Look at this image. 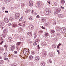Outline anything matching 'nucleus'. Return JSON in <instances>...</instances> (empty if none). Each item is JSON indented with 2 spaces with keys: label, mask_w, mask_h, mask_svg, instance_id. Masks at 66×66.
Masks as SVG:
<instances>
[{
  "label": "nucleus",
  "mask_w": 66,
  "mask_h": 66,
  "mask_svg": "<svg viewBox=\"0 0 66 66\" xmlns=\"http://www.w3.org/2000/svg\"><path fill=\"white\" fill-rule=\"evenodd\" d=\"M56 23V21H55L53 23V24L54 25H55Z\"/></svg>",
  "instance_id": "nucleus-41"
},
{
  "label": "nucleus",
  "mask_w": 66,
  "mask_h": 66,
  "mask_svg": "<svg viewBox=\"0 0 66 66\" xmlns=\"http://www.w3.org/2000/svg\"><path fill=\"white\" fill-rule=\"evenodd\" d=\"M29 20H31L32 19V17L31 16H30L29 18Z\"/></svg>",
  "instance_id": "nucleus-35"
},
{
  "label": "nucleus",
  "mask_w": 66,
  "mask_h": 66,
  "mask_svg": "<svg viewBox=\"0 0 66 66\" xmlns=\"http://www.w3.org/2000/svg\"><path fill=\"white\" fill-rule=\"evenodd\" d=\"M19 38V35L17 34H16L15 35L14 37V38L15 39H18V38Z\"/></svg>",
  "instance_id": "nucleus-4"
},
{
  "label": "nucleus",
  "mask_w": 66,
  "mask_h": 66,
  "mask_svg": "<svg viewBox=\"0 0 66 66\" xmlns=\"http://www.w3.org/2000/svg\"><path fill=\"white\" fill-rule=\"evenodd\" d=\"M46 20V19L45 18H43L42 19V22H44V21H45Z\"/></svg>",
  "instance_id": "nucleus-36"
},
{
  "label": "nucleus",
  "mask_w": 66,
  "mask_h": 66,
  "mask_svg": "<svg viewBox=\"0 0 66 66\" xmlns=\"http://www.w3.org/2000/svg\"><path fill=\"white\" fill-rule=\"evenodd\" d=\"M12 41V38L11 37L9 38L8 39V42H11Z\"/></svg>",
  "instance_id": "nucleus-16"
},
{
  "label": "nucleus",
  "mask_w": 66,
  "mask_h": 66,
  "mask_svg": "<svg viewBox=\"0 0 66 66\" xmlns=\"http://www.w3.org/2000/svg\"><path fill=\"white\" fill-rule=\"evenodd\" d=\"M58 13H59L57 11H56L55 12L54 14L55 15H57Z\"/></svg>",
  "instance_id": "nucleus-27"
},
{
  "label": "nucleus",
  "mask_w": 66,
  "mask_h": 66,
  "mask_svg": "<svg viewBox=\"0 0 66 66\" xmlns=\"http://www.w3.org/2000/svg\"><path fill=\"white\" fill-rule=\"evenodd\" d=\"M29 59L30 60L33 59V56L32 55L30 56L29 57Z\"/></svg>",
  "instance_id": "nucleus-20"
},
{
  "label": "nucleus",
  "mask_w": 66,
  "mask_h": 66,
  "mask_svg": "<svg viewBox=\"0 0 66 66\" xmlns=\"http://www.w3.org/2000/svg\"><path fill=\"white\" fill-rule=\"evenodd\" d=\"M39 59V57L38 56H37L35 57V60L36 61H38Z\"/></svg>",
  "instance_id": "nucleus-10"
},
{
  "label": "nucleus",
  "mask_w": 66,
  "mask_h": 66,
  "mask_svg": "<svg viewBox=\"0 0 66 66\" xmlns=\"http://www.w3.org/2000/svg\"><path fill=\"white\" fill-rule=\"evenodd\" d=\"M61 2L62 4H64L65 3V1L63 0H62L61 1Z\"/></svg>",
  "instance_id": "nucleus-33"
},
{
  "label": "nucleus",
  "mask_w": 66,
  "mask_h": 66,
  "mask_svg": "<svg viewBox=\"0 0 66 66\" xmlns=\"http://www.w3.org/2000/svg\"><path fill=\"white\" fill-rule=\"evenodd\" d=\"M28 35H29V36H32V34L31 33L29 32L27 33Z\"/></svg>",
  "instance_id": "nucleus-22"
},
{
  "label": "nucleus",
  "mask_w": 66,
  "mask_h": 66,
  "mask_svg": "<svg viewBox=\"0 0 66 66\" xmlns=\"http://www.w3.org/2000/svg\"><path fill=\"white\" fill-rule=\"evenodd\" d=\"M29 4L30 6H33V2L31 1H29Z\"/></svg>",
  "instance_id": "nucleus-5"
},
{
  "label": "nucleus",
  "mask_w": 66,
  "mask_h": 66,
  "mask_svg": "<svg viewBox=\"0 0 66 66\" xmlns=\"http://www.w3.org/2000/svg\"><path fill=\"white\" fill-rule=\"evenodd\" d=\"M42 45L43 46H45V45H46V43L45 42H44L42 44Z\"/></svg>",
  "instance_id": "nucleus-31"
},
{
  "label": "nucleus",
  "mask_w": 66,
  "mask_h": 66,
  "mask_svg": "<svg viewBox=\"0 0 66 66\" xmlns=\"http://www.w3.org/2000/svg\"><path fill=\"white\" fill-rule=\"evenodd\" d=\"M48 35H49V34H48V33H46V34H45V36L46 37H47V36H48Z\"/></svg>",
  "instance_id": "nucleus-34"
},
{
  "label": "nucleus",
  "mask_w": 66,
  "mask_h": 66,
  "mask_svg": "<svg viewBox=\"0 0 66 66\" xmlns=\"http://www.w3.org/2000/svg\"><path fill=\"white\" fill-rule=\"evenodd\" d=\"M19 17H20V14L19 13H17L15 14V19H18L19 18Z\"/></svg>",
  "instance_id": "nucleus-2"
},
{
  "label": "nucleus",
  "mask_w": 66,
  "mask_h": 66,
  "mask_svg": "<svg viewBox=\"0 0 66 66\" xmlns=\"http://www.w3.org/2000/svg\"><path fill=\"white\" fill-rule=\"evenodd\" d=\"M15 49V45H12L11 46V49L13 51L14 50V49Z\"/></svg>",
  "instance_id": "nucleus-11"
},
{
  "label": "nucleus",
  "mask_w": 66,
  "mask_h": 66,
  "mask_svg": "<svg viewBox=\"0 0 66 66\" xmlns=\"http://www.w3.org/2000/svg\"><path fill=\"white\" fill-rule=\"evenodd\" d=\"M22 21V19L21 18L19 20V21Z\"/></svg>",
  "instance_id": "nucleus-60"
},
{
  "label": "nucleus",
  "mask_w": 66,
  "mask_h": 66,
  "mask_svg": "<svg viewBox=\"0 0 66 66\" xmlns=\"http://www.w3.org/2000/svg\"><path fill=\"white\" fill-rule=\"evenodd\" d=\"M46 52L45 51H44L43 52L42 54V55H43V56H45L46 55Z\"/></svg>",
  "instance_id": "nucleus-9"
},
{
  "label": "nucleus",
  "mask_w": 66,
  "mask_h": 66,
  "mask_svg": "<svg viewBox=\"0 0 66 66\" xmlns=\"http://www.w3.org/2000/svg\"><path fill=\"white\" fill-rule=\"evenodd\" d=\"M39 33H43V31H40L39 32Z\"/></svg>",
  "instance_id": "nucleus-57"
},
{
  "label": "nucleus",
  "mask_w": 66,
  "mask_h": 66,
  "mask_svg": "<svg viewBox=\"0 0 66 66\" xmlns=\"http://www.w3.org/2000/svg\"><path fill=\"white\" fill-rule=\"evenodd\" d=\"M26 24H25V23H23V27H25V26Z\"/></svg>",
  "instance_id": "nucleus-62"
},
{
  "label": "nucleus",
  "mask_w": 66,
  "mask_h": 66,
  "mask_svg": "<svg viewBox=\"0 0 66 66\" xmlns=\"http://www.w3.org/2000/svg\"><path fill=\"white\" fill-rule=\"evenodd\" d=\"M28 28H29L31 30H33V29H34V27L33 26V25H31L30 26H29Z\"/></svg>",
  "instance_id": "nucleus-12"
},
{
  "label": "nucleus",
  "mask_w": 66,
  "mask_h": 66,
  "mask_svg": "<svg viewBox=\"0 0 66 66\" xmlns=\"http://www.w3.org/2000/svg\"><path fill=\"white\" fill-rule=\"evenodd\" d=\"M59 17L61 18H63V15L62 14H59Z\"/></svg>",
  "instance_id": "nucleus-14"
},
{
  "label": "nucleus",
  "mask_w": 66,
  "mask_h": 66,
  "mask_svg": "<svg viewBox=\"0 0 66 66\" xmlns=\"http://www.w3.org/2000/svg\"><path fill=\"white\" fill-rule=\"evenodd\" d=\"M41 65L42 66H45V63L44 62H41L40 63Z\"/></svg>",
  "instance_id": "nucleus-15"
},
{
  "label": "nucleus",
  "mask_w": 66,
  "mask_h": 66,
  "mask_svg": "<svg viewBox=\"0 0 66 66\" xmlns=\"http://www.w3.org/2000/svg\"><path fill=\"white\" fill-rule=\"evenodd\" d=\"M4 21L5 23H8L9 22V19L6 18H5L4 19Z\"/></svg>",
  "instance_id": "nucleus-6"
},
{
  "label": "nucleus",
  "mask_w": 66,
  "mask_h": 66,
  "mask_svg": "<svg viewBox=\"0 0 66 66\" xmlns=\"http://www.w3.org/2000/svg\"><path fill=\"white\" fill-rule=\"evenodd\" d=\"M66 31V28L65 27L62 28L61 30V32L62 33H64Z\"/></svg>",
  "instance_id": "nucleus-3"
},
{
  "label": "nucleus",
  "mask_w": 66,
  "mask_h": 66,
  "mask_svg": "<svg viewBox=\"0 0 66 66\" xmlns=\"http://www.w3.org/2000/svg\"><path fill=\"white\" fill-rule=\"evenodd\" d=\"M11 66H17V65L16 64H13L11 65Z\"/></svg>",
  "instance_id": "nucleus-32"
},
{
  "label": "nucleus",
  "mask_w": 66,
  "mask_h": 66,
  "mask_svg": "<svg viewBox=\"0 0 66 66\" xmlns=\"http://www.w3.org/2000/svg\"><path fill=\"white\" fill-rule=\"evenodd\" d=\"M14 20V19L13 17H10V18L9 19V20L10 21H13V20Z\"/></svg>",
  "instance_id": "nucleus-25"
},
{
  "label": "nucleus",
  "mask_w": 66,
  "mask_h": 66,
  "mask_svg": "<svg viewBox=\"0 0 66 66\" xmlns=\"http://www.w3.org/2000/svg\"><path fill=\"white\" fill-rule=\"evenodd\" d=\"M42 29H45V28L43 26H42Z\"/></svg>",
  "instance_id": "nucleus-55"
},
{
  "label": "nucleus",
  "mask_w": 66,
  "mask_h": 66,
  "mask_svg": "<svg viewBox=\"0 0 66 66\" xmlns=\"http://www.w3.org/2000/svg\"><path fill=\"white\" fill-rule=\"evenodd\" d=\"M22 24L21 23H20L18 24V27H20V26H22Z\"/></svg>",
  "instance_id": "nucleus-29"
},
{
  "label": "nucleus",
  "mask_w": 66,
  "mask_h": 66,
  "mask_svg": "<svg viewBox=\"0 0 66 66\" xmlns=\"http://www.w3.org/2000/svg\"><path fill=\"white\" fill-rule=\"evenodd\" d=\"M23 53L24 54H25V56L26 57H27V56L28 57V56L26 55H27V53H26V52L25 51H24L23 52Z\"/></svg>",
  "instance_id": "nucleus-30"
},
{
  "label": "nucleus",
  "mask_w": 66,
  "mask_h": 66,
  "mask_svg": "<svg viewBox=\"0 0 66 66\" xmlns=\"http://www.w3.org/2000/svg\"><path fill=\"white\" fill-rule=\"evenodd\" d=\"M50 55V56H51V55H52V53L51 52H50L49 53Z\"/></svg>",
  "instance_id": "nucleus-52"
},
{
  "label": "nucleus",
  "mask_w": 66,
  "mask_h": 66,
  "mask_svg": "<svg viewBox=\"0 0 66 66\" xmlns=\"http://www.w3.org/2000/svg\"><path fill=\"white\" fill-rule=\"evenodd\" d=\"M45 14L46 15H49L50 14L51 12V10L50 8H48L46 9L45 11Z\"/></svg>",
  "instance_id": "nucleus-1"
},
{
  "label": "nucleus",
  "mask_w": 66,
  "mask_h": 66,
  "mask_svg": "<svg viewBox=\"0 0 66 66\" xmlns=\"http://www.w3.org/2000/svg\"><path fill=\"white\" fill-rule=\"evenodd\" d=\"M3 48H0V53H2V52H3Z\"/></svg>",
  "instance_id": "nucleus-18"
},
{
  "label": "nucleus",
  "mask_w": 66,
  "mask_h": 66,
  "mask_svg": "<svg viewBox=\"0 0 66 66\" xmlns=\"http://www.w3.org/2000/svg\"><path fill=\"white\" fill-rule=\"evenodd\" d=\"M56 30L59 31L61 30V27L59 26H56Z\"/></svg>",
  "instance_id": "nucleus-8"
},
{
  "label": "nucleus",
  "mask_w": 66,
  "mask_h": 66,
  "mask_svg": "<svg viewBox=\"0 0 66 66\" xmlns=\"http://www.w3.org/2000/svg\"><path fill=\"white\" fill-rule=\"evenodd\" d=\"M25 22H26V20H24L23 21V23H24Z\"/></svg>",
  "instance_id": "nucleus-51"
},
{
  "label": "nucleus",
  "mask_w": 66,
  "mask_h": 66,
  "mask_svg": "<svg viewBox=\"0 0 66 66\" xmlns=\"http://www.w3.org/2000/svg\"><path fill=\"white\" fill-rule=\"evenodd\" d=\"M55 34H54L52 35V37H54V36H55Z\"/></svg>",
  "instance_id": "nucleus-47"
},
{
  "label": "nucleus",
  "mask_w": 66,
  "mask_h": 66,
  "mask_svg": "<svg viewBox=\"0 0 66 66\" xmlns=\"http://www.w3.org/2000/svg\"><path fill=\"white\" fill-rule=\"evenodd\" d=\"M21 42H18L17 43V45H20V44H21Z\"/></svg>",
  "instance_id": "nucleus-44"
},
{
  "label": "nucleus",
  "mask_w": 66,
  "mask_h": 66,
  "mask_svg": "<svg viewBox=\"0 0 66 66\" xmlns=\"http://www.w3.org/2000/svg\"><path fill=\"white\" fill-rule=\"evenodd\" d=\"M4 33V34H6L7 33V30L6 29H5L4 31L3 32Z\"/></svg>",
  "instance_id": "nucleus-17"
},
{
  "label": "nucleus",
  "mask_w": 66,
  "mask_h": 66,
  "mask_svg": "<svg viewBox=\"0 0 66 66\" xmlns=\"http://www.w3.org/2000/svg\"><path fill=\"white\" fill-rule=\"evenodd\" d=\"M57 52H58V54H60V51H59V50H57Z\"/></svg>",
  "instance_id": "nucleus-61"
},
{
  "label": "nucleus",
  "mask_w": 66,
  "mask_h": 66,
  "mask_svg": "<svg viewBox=\"0 0 66 66\" xmlns=\"http://www.w3.org/2000/svg\"><path fill=\"white\" fill-rule=\"evenodd\" d=\"M3 41H2L1 42L0 44V45H2V44H3Z\"/></svg>",
  "instance_id": "nucleus-50"
},
{
  "label": "nucleus",
  "mask_w": 66,
  "mask_h": 66,
  "mask_svg": "<svg viewBox=\"0 0 66 66\" xmlns=\"http://www.w3.org/2000/svg\"><path fill=\"white\" fill-rule=\"evenodd\" d=\"M14 53H15V54H17V51H15L14 52Z\"/></svg>",
  "instance_id": "nucleus-54"
},
{
  "label": "nucleus",
  "mask_w": 66,
  "mask_h": 66,
  "mask_svg": "<svg viewBox=\"0 0 66 66\" xmlns=\"http://www.w3.org/2000/svg\"><path fill=\"white\" fill-rule=\"evenodd\" d=\"M13 27H14V28L15 27H17V24L16 23H14L13 24Z\"/></svg>",
  "instance_id": "nucleus-26"
},
{
  "label": "nucleus",
  "mask_w": 66,
  "mask_h": 66,
  "mask_svg": "<svg viewBox=\"0 0 66 66\" xmlns=\"http://www.w3.org/2000/svg\"><path fill=\"white\" fill-rule=\"evenodd\" d=\"M4 63V61H3V60H1V64H3Z\"/></svg>",
  "instance_id": "nucleus-38"
},
{
  "label": "nucleus",
  "mask_w": 66,
  "mask_h": 66,
  "mask_svg": "<svg viewBox=\"0 0 66 66\" xmlns=\"http://www.w3.org/2000/svg\"><path fill=\"white\" fill-rule=\"evenodd\" d=\"M37 18H38L39 17V16L38 15L37 16Z\"/></svg>",
  "instance_id": "nucleus-58"
},
{
  "label": "nucleus",
  "mask_w": 66,
  "mask_h": 66,
  "mask_svg": "<svg viewBox=\"0 0 66 66\" xmlns=\"http://www.w3.org/2000/svg\"><path fill=\"white\" fill-rule=\"evenodd\" d=\"M4 60H8V58L6 57H5L4 58Z\"/></svg>",
  "instance_id": "nucleus-45"
},
{
  "label": "nucleus",
  "mask_w": 66,
  "mask_h": 66,
  "mask_svg": "<svg viewBox=\"0 0 66 66\" xmlns=\"http://www.w3.org/2000/svg\"><path fill=\"white\" fill-rule=\"evenodd\" d=\"M37 45V43L35 42L33 43V45L34 46H36Z\"/></svg>",
  "instance_id": "nucleus-42"
},
{
  "label": "nucleus",
  "mask_w": 66,
  "mask_h": 66,
  "mask_svg": "<svg viewBox=\"0 0 66 66\" xmlns=\"http://www.w3.org/2000/svg\"><path fill=\"white\" fill-rule=\"evenodd\" d=\"M54 32H55V31H54V30H52L51 31V34H52V33H54Z\"/></svg>",
  "instance_id": "nucleus-40"
},
{
  "label": "nucleus",
  "mask_w": 66,
  "mask_h": 66,
  "mask_svg": "<svg viewBox=\"0 0 66 66\" xmlns=\"http://www.w3.org/2000/svg\"><path fill=\"white\" fill-rule=\"evenodd\" d=\"M4 57H6V56H7V52H5L4 54Z\"/></svg>",
  "instance_id": "nucleus-19"
},
{
  "label": "nucleus",
  "mask_w": 66,
  "mask_h": 66,
  "mask_svg": "<svg viewBox=\"0 0 66 66\" xmlns=\"http://www.w3.org/2000/svg\"><path fill=\"white\" fill-rule=\"evenodd\" d=\"M37 3L36 4L37 6H39L42 5V4L40 2H38V1H37Z\"/></svg>",
  "instance_id": "nucleus-7"
},
{
  "label": "nucleus",
  "mask_w": 66,
  "mask_h": 66,
  "mask_svg": "<svg viewBox=\"0 0 66 66\" xmlns=\"http://www.w3.org/2000/svg\"><path fill=\"white\" fill-rule=\"evenodd\" d=\"M56 11H57V12L59 13L61 11V9H58L56 10Z\"/></svg>",
  "instance_id": "nucleus-28"
},
{
  "label": "nucleus",
  "mask_w": 66,
  "mask_h": 66,
  "mask_svg": "<svg viewBox=\"0 0 66 66\" xmlns=\"http://www.w3.org/2000/svg\"><path fill=\"white\" fill-rule=\"evenodd\" d=\"M12 25V24L11 23H9L8 24V26H11Z\"/></svg>",
  "instance_id": "nucleus-56"
},
{
  "label": "nucleus",
  "mask_w": 66,
  "mask_h": 66,
  "mask_svg": "<svg viewBox=\"0 0 66 66\" xmlns=\"http://www.w3.org/2000/svg\"><path fill=\"white\" fill-rule=\"evenodd\" d=\"M49 62H50V63H52V61L51 59H50L49 60Z\"/></svg>",
  "instance_id": "nucleus-46"
},
{
  "label": "nucleus",
  "mask_w": 66,
  "mask_h": 66,
  "mask_svg": "<svg viewBox=\"0 0 66 66\" xmlns=\"http://www.w3.org/2000/svg\"><path fill=\"white\" fill-rule=\"evenodd\" d=\"M4 24L3 22H0V26L1 27H3V26H4Z\"/></svg>",
  "instance_id": "nucleus-13"
},
{
  "label": "nucleus",
  "mask_w": 66,
  "mask_h": 66,
  "mask_svg": "<svg viewBox=\"0 0 66 66\" xmlns=\"http://www.w3.org/2000/svg\"><path fill=\"white\" fill-rule=\"evenodd\" d=\"M50 23H47L45 24V26H48V24H49Z\"/></svg>",
  "instance_id": "nucleus-37"
},
{
  "label": "nucleus",
  "mask_w": 66,
  "mask_h": 66,
  "mask_svg": "<svg viewBox=\"0 0 66 66\" xmlns=\"http://www.w3.org/2000/svg\"><path fill=\"white\" fill-rule=\"evenodd\" d=\"M21 6H23V3H22L21 4Z\"/></svg>",
  "instance_id": "nucleus-63"
},
{
  "label": "nucleus",
  "mask_w": 66,
  "mask_h": 66,
  "mask_svg": "<svg viewBox=\"0 0 66 66\" xmlns=\"http://www.w3.org/2000/svg\"><path fill=\"white\" fill-rule=\"evenodd\" d=\"M56 45H55V44H54L52 45V48L54 49L55 48H56Z\"/></svg>",
  "instance_id": "nucleus-23"
},
{
  "label": "nucleus",
  "mask_w": 66,
  "mask_h": 66,
  "mask_svg": "<svg viewBox=\"0 0 66 66\" xmlns=\"http://www.w3.org/2000/svg\"><path fill=\"white\" fill-rule=\"evenodd\" d=\"M61 9H64V8L62 6H61Z\"/></svg>",
  "instance_id": "nucleus-59"
},
{
  "label": "nucleus",
  "mask_w": 66,
  "mask_h": 66,
  "mask_svg": "<svg viewBox=\"0 0 66 66\" xmlns=\"http://www.w3.org/2000/svg\"><path fill=\"white\" fill-rule=\"evenodd\" d=\"M1 37H2L3 38H4L5 37V34H3L1 36Z\"/></svg>",
  "instance_id": "nucleus-21"
},
{
  "label": "nucleus",
  "mask_w": 66,
  "mask_h": 66,
  "mask_svg": "<svg viewBox=\"0 0 66 66\" xmlns=\"http://www.w3.org/2000/svg\"><path fill=\"white\" fill-rule=\"evenodd\" d=\"M56 35L58 36H60V33H57L56 34Z\"/></svg>",
  "instance_id": "nucleus-43"
},
{
  "label": "nucleus",
  "mask_w": 66,
  "mask_h": 66,
  "mask_svg": "<svg viewBox=\"0 0 66 66\" xmlns=\"http://www.w3.org/2000/svg\"><path fill=\"white\" fill-rule=\"evenodd\" d=\"M2 9L3 10H4V9H5V7H2Z\"/></svg>",
  "instance_id": "nucleus-53"
},
{
  "label": "nucleus",
  "mask_w": 66,
  "mask_h": 66,
  "mask_svg": "<svg viewBox=\"0 0 66 66\" xmlns=\"http://www.w3.org/2000/svg\"><path fill=\"white\" fill-rule=\"evenodd\" d=\"M5 13H8V11H5Z\"/></svg>",
  "instance_id": "nucleus-64"
},
{
  "label": "nucleus",
  "mask_w": 66,
  "mask_h": 66,
  "mask_svg": "<svg viewBox=\"0 0 66 66\" xmlns=\"http://www.w3.org/2000/svg\"><path fill=\"white\" fill-rule=\"evenodd\" d=\"M30 64L31 65H33L34 64L32 62H30Z\"/></svg>",
  "instance_id": "nucleus-49"
},
{
  "label": "nucleus",
  "mask_w": 66,
  "mask_h": 66,
  "mask_svg": "<svg viewBox=\"0 0 66 66\" xmlns=\"http://www.w3.org/2000/svg\"><path fill=\"white\" fill-rule=\"evenodd\" d=\"M19 29H20V30H21V31H22V30H23V28H22L21 27H20Z\"/></svg>",
  "instance_id": "nucleus-48"
},
{
  "label": "nucleus",
  "mask_w": 66,
  "mask_h": 66,
  "mask_svg": "<svg viewBox=\"0 0 66 66\" xmlns=\"http://www.w3.org/2000/svg\"><path fill=\"white\" fill-rule=\"evenodd\" d=\"M28 12H29V10L27 9L25 11V13H28Z\"/></svg>",
  "instance_id": "nucleus-39"
},
{
  "label": "nucleus",
  "mask_w": 66,
  "mask_h": 66,
  "mask_svg": "<svg viewBox=\"0 0 66 66\" xmlns=\"http://www.w3.org/2000/svg\"><path fill=\"white\" fill-rule=\"evenodd\" d=\"M4 1L5 2H9L11 1V0H4Z\"/></svg>",
  "instance_id": "nucleus-24"
}]
</instances>
